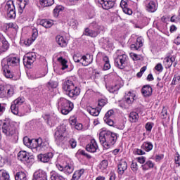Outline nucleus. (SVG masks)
<instances>
[{"label":"nucleus","mask_w":180,"mask_h":180,"mask_svg":"<svg viewBox=\"0 0 180 180\" xmlns=\"http://www.w3.org/2000/svg\"><path fill=\"white\" fill-rule=\"evenodd\" d=\"M1 131L11 143H17L19 139V133L15 124H13L10 120H5L4 121Z\"/></svg>","instance_id":"nucleus-1"},{"label":"nucleus","mask_w":180,"mask_h":180,"mask_svg":"<svg viewBox=\"0 0 180 180\" xmlns=\"http://www.w3.org/2000/svg\"><path fill=\"white\" fill-rule=\"evenodd\" d=\"M99 141L105 150H109L110 146H114L117 141V134L110 131H102L99 134Z\"/></svg>","instance_id":"nucleus-2"},{"label":"nucleus","mask_w":180,"mask_h":180,"mask_svg":"<svg viewBox=\"0 0 180 180\" xmlns=\"http://www.w3.org/2000/svg\"><path fill=\"white\" fill-rule=\"evenodd\" d=\"M63 89L69 98L75 99L81 94V89L75 85L72 80H65L63 84Z\"/></svg>","instance_id":"nucleus-3"},{"label":"nucleus","mask_w":180,"mask_h":180,"mask_svg":"<svg viewBox=\"0 0 180 180\" xmlns=\"http://www.w3.org/2000/svg\"><path fill=\"white\" fill-rule=\"evenodd\" d=\"M20 59L13 56L9 55L1 60V67L4 68H15V67L19 66Z\"/></svg>","instance_id":"nucleus-4"},{"label":"nucleus","mask_w":180,"mask_h":180,"mask_svg":"<svg viewBox=\"0 0 180 180\" xmlns=\"http://www.w3.org/2000/svg\"><path fill=\"white\" fill-rule=\"evenodd\" d=\"M58 109H60L62 115H68L74 109V103L66 98H60L58 101Z\"/></svg>","instance_id":"nucleus-5"},{"label":"nucleus","mask_w":180,"mask_h":180,"mask_svg":"<svg viewBox=\"0 0 180 180\" xmlns=\"http://www.w3.org/2000/svg\"><path fill=\"white\" fill-rule=\"evenodd\" d=\"M129 61V57L126 54L118 55L114 60V64L115 67L120 68V70H123L127 65V62Z\"/></svg>","instance_id":"nucleus-6"},{"label":"nucleus","mask_w":180,"mask_h":180,"mask_svg":"<svg viewBox=\"0 0 180 180\" xmlns=\"http://www.w3.org/2000/svg\"><path fill=\"white\" fill-rule=\"evenodd\" d=\"M67 131V128L65 125L58 126L54 134L55 141L56 144L60 145L61 141L64 140V134Z\"/></svg>","instance_id":"nucleus-7"},{"label":"nucleus","mask_w":180,"mask_h":180,"mask_svg":"<svg viewBox=\"0 0 180 180\" xmlns=\"http://www.w3.org/2000/svg\"><path fill=\"white\" fill-rule=\"evenodd\" d=\"M36 53L30 52L26 54L23 58V64L27 68H29L36 61Z\"/></svg>","instance_id":"nucleus-8"},{"label":"nucleus","mask_w":180,"mask_h":180,"mask_svg":"<svg viewBox=\"0 0 180 180\" xmlns=\"http://www.w3.org/2000/svg\"><path fill=\"white\" fill-rule=\"evenodd\" d=\"M18 158L20 161L22 162H26L27 164H32L34 159L32 156H29L27 151L21 150L18 153Z\"/></svg>","instance_id":"nucleus-9"},{"label":"nucleus","mask_w":180,"mask_h":180,"mask_svg":"<svg viewBox=\"0 0 180 180\" xmlns=\"http://www.w3.org/2000/svg\"><path fill=\"white\" fill-rule=\"evenodd\" d=\"M97 4L101 5L103 9H112L116 4V0H95Z\"/></svg>","instance_id":"nucleus-10"},{"label":"nucleus","mask_w":180,"mask_h":180,"mask_svg":"<svg viewBox=\"0 0 180 180\" xmlns=\"http://www.w3.org/2000/svg\"><path fill=\"white\" fill-rule=\"evenodd\" d=\"M114 113L115 111H113V110H110L105 113L103 117L105 123H106V124H108V126L113 127L115 124V122L113 121V120H112V116H113Z\"/></svg>","instance_id":"nucleus-11"},{"label":"nucleus","mask_w":180,"mask_h":180,"mask_svg":"<svg viewBox=\"0 0 180 180\" xmlns=\"http://www.w3.org/2000/svg\"><path fill=\"white\" fill-rule=\"evenodd\" d=\"M32 180H47V173L42 169H39L34 173Z\"/></svg>","instance_id":"nucleus-12"},{"label":"nucleus","mask_w":180,"mask_h":180,"mask_svg":"<svg viewBox=\"0 0 180 180\" xmlns=\"http://www.w3.org/2000/svg\"><path fill=\"white\" fill-rule=\"evenodd\" d=\"M38 160L41 161V162H49L53 157H54V154L53 152H49L44 154L38 155Z\"/></svg>","instance_id":"nucleus-13"},{"label":"nucleus","mask_w":180,"mask_h":180,"mask_svg":"<svg viewBox=\"0 0 180 180\" xmlns=\"http://www.w3.org/2000/svg\"><path fill=\"white\" fill-rule=\"evenodd\" d=\"M129 0H122L120 2V6L122 8L124 13L126 15H133V11L129 8L128 4Z\"/></svg>","instance_id":"nucleus-14"},{"label":"nucleus","mask_w":180,"mask_h":180,"mask_svg":"<svg viewBox=\"0 0 180 180\" xmlns=\"http://www.w3.org/2000/svg\"><path fill=\"white\" fill-rule=\"evenodd\" d=\"M86 150L89 153H96V150H98V143H96V141L92 139L91 143L86 145Z\"/></svg>","instance_id":"nucleus-15"},{"label":"nucleus","mask_w":180,"mask_h":180,"mask_svg":"<svg viewBox=\"0 0 180 180\" xmlns=\"http://www.w3.org/2000/svg\"><path fill=\"white\" fill-rule=\"evenodd\" d=\"M124 171H127V162L121 160L117 165V172L119 175H123Z\"/></svg>","instance_id":"nucleus-16"},{"label":"nucleus","mask_w":180,"mask_h":180,"mask_svg":"<svg viewBox=\"0 0 180 180\" xmlns=\"http://www.w3.org/2000/svg\"><path fill=\"white\" fill-rule=\"evenodd\" d=\"M141 94L145 98H148L153 95V88L149 84L143 86L141 89Z\"/></svg>","instance_id":"nucleus-17"},{"label":"nucleus","mask_w":180,"mask_h":180,"mask_svg":"<svg viewBox=\"0 0 180 180\" xmlns=\"http://www.w3.org/2000/svg\"><path fill=\"white\" fill-rule=\"evenodd\" d=\"M56 41L60 47H67V44H68L67 39L61 35H57Z\"/></svg>","instance_id":"nucleus-18"},{"label":"nucleus","mask_w":180,"mask_h":180,"mask_svg":"<svg viewBox=\"0 0 180 180\" xmlns=\"http://www.w3.org/2000/svg\"><path fill=\"white\" fill-rule=\"evenodd\" d=\"M165 65L166 68H171L172 67V64L175 63V57L174 56H167L164 60Z\"/></svg>","instance_id":"nucleus-19"},{"label":"nucleus","mask_w":180,"mask_h":180,"mask_svg":"<svg viewBox=\"0 0 180 180\" xmlns=\"http://www.w3.org/2000/svg\"><path fill=\"white\" fill-rule=\"evenodd\" d=\"M157 4H155L154 1H150L148 4H146V11L151 13H154V12L157 11Z\"/></svg>","instance_id":"nucleus-20"},{"label":"nucleus","mask_w":180,"mask_h":180,"mask_svg":"<svg viewBox=\"0 0 180 180\" xmlns=\"http://www.w3.org/2000/svg\"><path fill=\"white\" fill-rule=\"evenodd\" d=\"M39 25L45 27V29H50V27H51L54 23H53V20H49L47 19H42L40 20Z\"/></svg>","instance_id":"nucleus-21"},{"label":"nucleus","mask_w":180,"mask_h":180,"mask_svg":"<svg viewBox=\"0 0 180 180\" xmlns=\"http://www.w3.org/2000/svg\"><path fill=\"white\" fill-rule=\"evenodd\" d=\"M43 118L44 120H46V123L50 126V123L52 124L53 123H56V120H57V115H50L46 114L44 115Z\"/></svg>","instance_id":"nucleus-22"},{"label":"nucleus","mask_w":180,"mask_h":180,"mask_svg":"<svg viewBox=\"0 0 180 180\" xmlns=\"http://www.w3.org/2000/svg\"><path fill=\"white\" fill-rule=\"evenodd\" d=\"M140 47H143V39L141 37L137 38L136 43L131 45V50H139Z\"/></svg>","instance_id":"nucleus-23"},{"label":"nucleus","mask_w":180,"mask_h":180,"mask_svg":"<svg viewBox=\"0 0 180 180\" xmlns=\"http://www.w3.org/2000/svg\"><path fill=\"white\" fill-rule=\"evenodd\" d=\"M153 147L154 146L153 145V143L146 141L141 145V148L148 153L153 150Z\"/></svg>","instance_id":"nucleus-24"},{"label":"nucleus","mask_w":180,"mask_h":180,"mask_svg":"<svg viewBox=\"0 0 180 180\" xmlns=\"http://www.w3.org/2000/svg\"><path fill=\"white\" fill-rule=\"evenodd\" d=\"M135 96H136L134 95V94L129 91L124 97L126 103H127L128 105H131V103L134 102Z\"/></svg>","instance_id":"nucleus-25"},{"label":"nucleus","mask_w":180,"mask_h":180,"mask_svg":"<svg viewBox=\"0 0 180 180\" xmlns=\"http://www.w3.org/2000/svg\"><path fill=\"white\" fill-rule=\"evenodd\" d=\"M84 34L89 37H96L98 36V31L92 30L87 27L84 30Z\"/></svg>","instance_id":"nucleus-26"},{"label":"nucleus","mask_w":180,"mask_h":180,"mask_svg":"<svg viewBox=\"0 0 180 180\" xmlns=\"http://www.w3.org/2000/svg\"><path fill=\"white\" fill-rule=\"evenodd\" d=\"M139 113L131 112L129 115V120L131 123H136L139 120Z\"/></svg>","instance_id":"nucleus-27"},{"label":"nucleus","mask_w":180,"mask_h":180,"mask_svg":"<svg viewBox=\"0 0 180 180\" xmlns=\"http://www.w3.org/2000/svg\"><path fill=\"white\" fill-rule=\"evenodd\" d=\"M84 172H85V169H81L75 171L72 175V179L79 180V178H81V176H82V175H84Z\"/></svg>","instance_id":"nucleus-28"},{"label":"nucleus","mask_w":180,"mask_h":180,"mask_svg":"<svg viewBox=\"0 0 180 180\" xmlns=\"http://www.w3.org/2000/svg\"><path fill=\"white\" fill-rule=\"evenodd\" d=\"M58 63H60V65H62L61 70L64 71V70H66V68H68V65L67 63H68V60H65V58L63 57H59L58 58Z\"/></svg>","instance_id":"nucleus-29"},{"label":"nucleus","mask_w":180,"mask_h":180,"mask_svg":"<svg viewBox=\"0 0 180 180\" xmlns=\"http://www.w3.org/2000/svg\"><path fill=\"white\" fill-rule=\"evenodd\" d=\"M103 61L104 62L103 70L104 71H108V70H110V63L109 62V57H108L107 56H103Z\"/></svg>","instance_id":"nucleus-30"},{"label":"nucleus","mask_w":180,"mask_h":180,"mask_svg":"<svg viewBox=\"0 0 180 180\" xmlns=\"http://www.w3.org/2000/svg\"><path fill=\"white\" fill-rule=\"evenodd\" d=\"M15 180H27V176L26 175V173L23 172H18L16 173L15 176Z\"/></svg>","instance_id":"nucleus-31"},{"label":"nucleus","mask_w":180,"mask_h":180,"mask_svg":"<svg viewBox=\"0 0 180 180\" xmlns=\"http://www.w3.org/2000/svg\"><path fill=\"white\" fill-rule=\"evenodd\" d=\"M5 10L6 12H9L10 11H15V4H13V1H8L5 6Z\"/></svg>","instance_id":"nucleus-32"},{"label":"nucleus","mask_w":180,"mask_h":180,"mask_svg":"<svg viewBox=\"0 0 180 180\" xmlns=\"http://www.w3.org/2000/svg\"><path fill=\"white\" fill-rule=\"evenodd\" d=\"M143 171H147L150 168H154V163L151 160H148L144 165H141Z\"/></svg>","instance_id":"nucleus-33"},{"label":"nucleus","mask_w":180,"mask_h":180,"mask_svg":"<svg viewBox=\"0 0 180 180\" xmlns=\"http://www.w3.org/2000/svg\"><path fill=\"white\" fill-rule=\"evenodd\" d=\"M39 2L44 8H47L54 4V0H39Z\"/></svg>","instance_id":"nucleus-34"},{"label":"nucleus","mask_w":180,"mask_h":180,"mask_svg":"<svg viewBox=\"0 0 180 180\" xmlns=\"http://www.w3.org/2000/svg\"><path fill=\"white\" fill-rule=\"evenodd\" d=\"M9 49V43L6 40L2 41V46H0V53H5Z\"/></svg>","instance_id":"nucleus-35"},{"label":"nucleus","mask_w":180,"mask_h":180,"mask_svg":"<svg viewBox=\"0 0 180 180\" xmlns=\"http://www.w3.org/2000/svg\"><path fill=\"white\" fill-rule=\"evenodd\" d=\"M64 7L63 6H56L53 9V16L55 18H58L60 12H63Z\"/></svg>","instance_id":"nucleus-36"},{"label":"nucleus","mask_w":180,"mask_h":180,"mask_svg":"<svg viewBox=\"0 0 180 180\" xmlns=\"http://www.w3.org/2000/svg\"><path fill=\"white\" fill-rule=\"evenodd\" d=\"M11 180L9 174L4 169L0 170V180Z\"/></svg>","instance_id":"nucleus-37"},{"label":"nucleus","mask_w":180,"mask_h":180,"mask_svg":"<svg viewBox=\"0 0 180 180\" xmlns=\"http://www.w3.org/2000/svg\"><path fill=\"white\" fill-rule=\"evenodd\" d=\"M11 70L12 69L11 68L6 69L4 67H2V71L6 78H13V75H12V72H11Z\"/></svg>","instance_id":"nucleus-38"},{"label":"nucleus","mask_w":180,"mask_h":180,"mask_svg":"<svg viewBox=\"0 0 180 180\" xmlns=\"http://www.w3.org/2000/svg\"><path fill=\"white\" fill-rule=\"evenodd\" d=\"M87 112H89L91 116H99V113L101 112L99 109L94 108H88Z\"/></svg>","instance_id":"nucleus-39"},{"label":"nucleus","mask_w":180,"mask_h":180,"mask_svg":"<svg viewBox=\"0 0 180 180\" xmlns=\"http://www.w3.org/2000/svg\"><path fill=\"white\" fill-rule=\"evenodd\" d=\"M74 172V165H68L64 167V172L65 174H68L70 175V174H72Z\"/></svg>","instance_id":"nucleus-40"},{"label":"nucleus","mask_w":180,"mask_h":180,"mask_svg":"<svg viewBox=\"0 0 180 180\" xmlns=\"http://www.w3.org/2000/svg\"><path fill=\"white\" fill-rule=\"evenodd\" d=\"M91 63L92 61L89 60V59L86 56H82V62H81V64H82V65H84V67H86L89 65V64H91Z\"/></svg>","instance_id":"nucleus-41"},{"label":"nucleus","mask_w":180,"mask_h":180,"mask_svg":"<svg viewBox=\"0 0 180 180\" xmlns=\"http://www.w3.org/2000/svg\"><path fill=\"white\" fill-rule=\"evenodd\" d=\"M58 86V82L50 81L47 84V88L50 89H54Z\"/></svg>","instance_id":"nucleus-42"},{"label":"nucleus","mask_w":180,"mask_h":180,"mask_svg":"<svg viewBox=\"0 0 180 180\" xmlns=\"http://www.w3.org/2000/svg\"><path fill=\"white\" fill-rule=\"evenodd\" d=\"M0 98H6V87L4 85H0Z\"/></svg>","instance_id":"nucleus-43"},{"label":"nucleus","mask_w":180,"mask_h":180,"mask_svg":"<svg viewBox=\"0 0 180 180\" xmlns=\"http://www.w3.org/2000/svg\"><path fill=\"white\" fill-rule=\"evenodd\" d=\"M24 102L25 98L23 97H18L13 102V103L17 106H20L21 105H23Z\"/></svg>","instance_id":"nucleus-44"},{"label":"nucleus","mask_w":180,"mask_h":180,"mask_svg":"<svg viewBox=\"0 0 180 180\" xmlns=\"http://www.w3.org/2000/svg\"><path fill=\"white\" fill-rule=\"evenodd\" d=\"M11 110L13 115H19V105L12 103Z\"/></svg>","instance_id":"nucleus-45"},{"label":"nucleus","mask_w":180,"mask_h":180,"mask_svg":"<svg viewBox=\"0 0 180 180\" xmlns=\"http://www.w3.org/2000/svg\"><path fill=\"white\" fill-rule=\"evenodd\" d=\"M7 18L8 19H15L16 18V10L7 11Z\"/></svg>","instance_id":"nucleus-46"},{"label":"nucleus","mask_w":180,"mask_h":180,"mask_svg":"<svg viewBox=\"0 0 180 180\" xmlns=\"http://www.w3.org/2000/svg\"><path fill=\"white\" fill-rule=\"evenodd\" d=\"M15 94V89L13 87H10L8 89L6 88V98H11V96H13Z\"/></svg>","instance_id":"nucleus-47"},{"label":"nucleus","mask_w":180,"mask_h":180,"mask_svg":"<svg viewBox=\"0 0 180 180\" xmlns=\"http://www.w3.org/2000/svg\"><path fill=\"white\" fill-rule=\"evenodd\" d=\"M109 162L106 160H103L99 165L100 169H106Z\"/></svg>","instance_id":"nucleus-48"},{"label":"nucleus","mask_w":180,"mask_h":180,"mask_svg":"<svg viewBox=\"0 0 180 180\" xmlns=\"http://www.w3.org/2000/svg\"><path fill=\"white\" fill-rule=\"evenodd\" d=\"M32 141H33V139H30L27 136H25L23 139V143H24L25 146H26L27 147H30V146H31Z\"/></svg>","instance_id":"nucleus-49"},{"label":"nucleus","mask_w":180,"mask_h":180,"mask_svg":"<svg viewBox=\"0 0 180 180\" xmlns=\"http://www.w3.org/2000/svg\"><path fill=\"white\" fill-rule=\"evenodd\" d=\"M18 4L19 5V8L25 9V8H26V5H27V1L26 0H18Z\"/></svg>","instance_id":"nucleus-50"},{"label":"nucleus","mask_w":180,"mask_h":180,"mask_svg":"<svg viewBox=\"0 0 180 180\" xmlns=\"http://www.w3.org/2000/svg\"><path fill=\"white\" fill-rule=\"evenodd\" d=\"M129 56L131 58H132L133 61H139L141 60L140 56L136 53H131Z\"/></svg>","instance_id":"nucleus-51"},{"label":"nucleus","mask_w":180,"mask_h":180,"mask_svg":"<svg viewBox=\"0 0 180 180\" xmlns=\"http://www.w3.org/2000/svg\"><path fill=\"white\" fill-rule=\"evenodd\" d=\"M42 140H43V139H41V138H39L37 139H32V143H34V144H36L37 147H38V148H40V147L41 146Z\"/></svg>","instance_id":"nucleus-52"},{"label":"nucleus","mask_w":180,"mask_h":180,"mask_svg":"<svg viewBox=\"0 0 180 180\" xmlns=\"http://www.w3.org/2000/svg\"><path fill=\"white\" fill-rule=\"evenodd\" d=\"M119 89H120V86L118 84H115V86H112L110 89V92L111 94H115V92H117V91H119Z\"/></svg>","instance_id":"nucleus-53"},{"label":"nucleus","mask_w":180,"mask_h":180,"mask_svg":"<svg viewBox=\"0 0 180 180\" xmlns=\"http://www.w3.org/2000/svg\"><path fill=\"white\" fill-rule=\"evenodd\" d=\"M131 169L134 172H137V170L139 169V166L137 165L136 162H132L131 165Z\"/></svg>","instance_id":"nucleus-54"},{"label":"nucleus","mask_w":180,"mask_h":180,"mask_svg":"<svg viewBox=\"0 0 180 180\" xmlns=\"http://www.w3.org/2000/svg\"><path fill=\"white\" fill-rule=\"evenodd\" d=\"M79 153L80 155H83L84 157H86V158H88V160H91V158H92V156L86 153V152H85L84 150L79 151Z\"/></svg>","instance_id":"nucleus-55"},{"label":"nucleus","mask_w":180,"mask_h":180,"mask_svg":"<svg viewBox=\"0 0 180 180\" xmlns=\"http://www.w3.org/2000/svg\"><path fill=\"white\" fill-rule=\"evenodd\" d=\"M69 145L70 146L71 148H75V147H77V141L75 139H71L69 141Z\"/></svg>","instance_id":"nucleus-56"},{"label":"nucleus","mask_w":180,"mask_h":180,"mask_svg":"<svg viewBox=\"0 0 180 180\" xmlns=\"http://www.w3.org/2000/svg\"><path fill=\"white\" fill-rule=\"evenodd\" d=\"M90 27H93V29H95V30H100L101 29V26L95 21L90 24Z\"/></svg>","instance_id":"nucleus-57"},{"label":"nucleus","mask_w":180,"mask_h":180,"mask_svg":"<svg viewBox=\"0 0 180 180\" xmlns=\"http://www.w3.org/2000/svg\"><path fill=\"white\" fill-rule=\"evenodd\" d=\"M8 27L10 29H14V30H18L19 29V27L15 22H10L8 23Z\"/></svg>","instance_id":"nucleus-58"},{"label":"nucleus","mask_w":180,"mask_h":180,"mask_svg":"<svg viewBox=\"0 0 180 180\" xmlns=\"http://www.w3.org/2000/svg\"><path fill=\"white\" fill-rule=\"evenodd\" d=\"M73 60L75 63H79L80 61H82V56L79 55H75L73 56Z\"/></svg>","instance_id":"nucleus-59"},{"label":"nucleus","mask_w":180,"mask_h":180,"mask_svg":"<svg viewBox=\"0 0 180 180\" xmlns=\"http://www.w3.org/2000/svg\"><path fill=\"white\" fill-rule=\"evenodd\" d=\"M70 26H72V27L75 28L77 26H78V21L75 19H72L70 21Z\"/></svg>","instance_id":"nucleus-60"},{"label":"nucleus","mask_w":180,"mask_h":180,"mask_svg":"<svg viewBox=\"0 0 180 180\" xmlns=\"http://www.w3.org/2000/svg\"><path fill=\"white\" fill-rule=\"evenodd\" d=\"M175 163L180 166V155L178 152L175 153V158H174Z\"/></svg>","instance_id":"nucleus-61"},{"label":"nucleus","mask_w":180,"mask_h":180,"mask_svg":"<svg viewBox=\"0 0 180 180\" xmlns=\"http://www.w3.org/2000/svg\"><path fill=\"white\" fill-rule=\"evenodd\" d=\"M180 76L174 75L172 82V85H176V82H179Z\"/></svg>","instance_id":"nucleus-62"},{"label":"nucleus","mask_w":180,"mask_h":180,"mask_svg":"<svg viewBox=\"0 0 180 180\" xmlns=\"http://www.w3.org/2000/svg\"><path fill=\"white\" fill-rule=\"evenodd\" d=\"M153 124L151 122L146 123V124L145 126L146 131H151V130L153 129Z\"/></svg>","instance_id":"nucleus-63"},{"label":"nucleus","mask_w":180,"mask_h":180,"mask_svg":"<svg viewBox=\"0 0 180 180\" xmlns=\"http://www.w3.org/2000/svg\"><path fill=\"white\" fill-rule=\"evenodd\" d=\"M53 174H54V176L56 177V179L65 180V177H64L63 175L58 174V172H55Z\"/></svg>","instance_id":"nucleus-64"}]
</instances>
